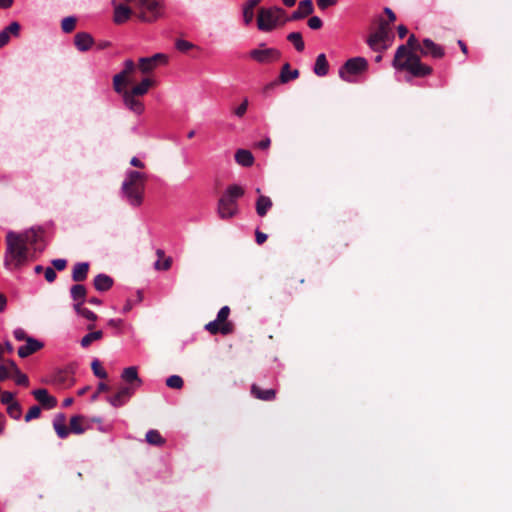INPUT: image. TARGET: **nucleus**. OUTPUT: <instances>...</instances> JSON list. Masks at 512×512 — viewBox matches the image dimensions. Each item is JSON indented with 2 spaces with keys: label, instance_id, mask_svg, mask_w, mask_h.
I'll use <instances>...</instances> for the list:
<instances>
[{
  "label": "nucleus",
  "instance_id": "nucleus-1",
  "mask_svg": "<svg viewBox=\"0 0 512 512\" xmlns=\"http://www.w3.org/2000/svg\"><path fill=\"white\" fill-rule=\"evenodd\" d=\"M114 21L125 23L132 15L144 23H155L166 17L164 0H113Z\"/></svg>",
  "mask_w": 512,
  "mask_h": 512
},
{
  "label": "nucleus",
  "instance_id": "nucleus-2",
  "mask_svg": "<svg viewBox=\"0 0 512 512\" xmlns=\"http://www.w3.org/2000/svg\"><path fill=\"white\" fill-rule=\"evenodd\" d=\"M422 43L414 34H411L405 45H400L393 59V67L397 70L407 71L414 77H426L433 71L432 67L421 62L420 51Z\"/></svg>",
  "mask_w": 512,
  "mask_h": 512
},
{
  "label": "nucleus",
  "instance_id": "nucleus-3",
  "mask_svg": "<svg viewBox=\"0 0 512 512\" xmlns=\"http://www.w3.org/2000/svg\"><path fill=\"white\" fill-rule=\"evenodd\" d=\"M3 264L9 271H17L34 260V252L22 243L18 232L9 231L5 237Z\"/></svg>",
  "mask_w": 512,
  "mask_h": 512
},
{
  "label": "nucleus",
  "instance_id": "nucleus-4",
  "mask_svg": "<svg viewBox=\"0 0 512 512\" xmlns=\"http://www.w3.org/2000/svg\"><path fill=\"white\" fill-rule=\"evenodd\" d=\"M147 176L139 171L130 170L122 183V192L130 205L140 206L143 202Z\"/></svg>",
  "mask_w": 512,
  "mask_h": 512
},
{
  "label": "nucleus",
  "instance_id": "nucleus-5",
  "mask_svg": "<svg viewBox=\"0 0 512 512\" xmlns=\"http://www.w3.org/2000/svg\"><path fill=\"white\" fill-rule=\"evenodd\" d=\"M84 417L82 415H75L71 417L69 427L66 425V417L64 414H58L53 420V427L57 436L61 439L68 437L70 433L83 434L85 428L83 427Z\"/></svg>",
  "mask_w": 512,
  "mask_h": 512
},
{
  "label": "nucleus",
  "instance_id": "nucleus-6",
  "mask_svg": "<svg viewBox=\"0 0 512 512\" xmlns=\"http://www.w3.org/2000/svg\"><path fill=\"white\" fill-rule=\"evenodd\" d=\"M285 10L281 7L260 8L257 18V26L261 31H271L278 24H284Z\"/></svg>",
  "mask_w": 512,
  "mask_h": 512
},
{
  "label": "nucleus",
  "instance_id": "nucleus-7",
  "mask_svg": "<svg viewBox=\"0 0 512 512\" xmlns=\"http://www.w3.org/2000/svg\"><path fill=\"white\" fill-rule=\"evenodd\" d=\"M367 70L368 61L364 57H353L340 67L339 77L347 83H354L355 77L362 75Z\"/></svg>",
  "mask_w": 512,
  "mask_h": 512
},
{
  "label": "nucleus",
  "instance_id": "nucleus-8",
  "mask_svg": "<svg viewBox=\"0 0 512 512\" xmlns=\"http://www.w3.org/2000/svg\"><path fill=\"white\" fill-rule=\"evenodd\" d=\"M135 71L136 65L134 61L131 59L126 60L123 70L113 77V88L116 93L123 92V88L134 81L132 75Z\"/></svg>",
  "mask_w": 512,
  "mask_h": 512
},
{
  "label": "nucleus",
  "instance_id": "nucleus-9",
  "mask_svg": "<svg viewBox=\"0 0 512 512\" xmlns=\"http://www.w3.org/2000/svg\"><path fill=\"white\" fill-rule=\"evenodd\" d=\"M75 369V364H69L63 369H58L53 375L52 382L61 388L71 387L75 383Z\"/></svg>",
  "mask_w": 512,
  "mask_h": 512
},
{
  "label": "nucleus",
  "instance_id": "nucleus-10",
  "mask_svg": "<svg viewBox=\"0 0 512 512\" xmlns=\"http://www.w3.org/2000/svg\"><path fill=\"white\" fill-rule=\"evenodd\" d=\"M249 56L260 64H268L278 61L281 57V52L275 48H259L251 50Z\"/></svg>",
  "mask_w": 512,
  "mask_h": 512
},
{
  "label": "nucleus",
  "instance_id": "nucleus-11",
  "mask_svg": "<svg viewBox=\"0 0 512 512\" xmlns=\"http://www.w3.org/2000/svg\"><path fill=\"white\" fill-rule=\"evenodd\" d=\"M217 213L223 220L234 217L238 213L237 202H232L229 197L221 196L218 200Z\"/></svg>",
  "mask_w": 512,
  "mask_h": 512
},
{
  "label": "nucleus",
  "instance_id": "nucleus-12",
  "mask_svg": "<svg viewBox=\"0 0 512 512\" xmlns=\"http://www.w3.org/2000/svg\"><path fill=\"white\" fill-rule=\"evenodd\" d=\"M167 56L162 53H157L151 57H142L139 59V69L143 74H148L153 71L159 64L166 63Z\"/></svg>",
  "mask_w": 512,
  "mask_h": 512
},
{
  "label": "nucleus",
  "instance_id": "nucleus-13",
  "mask_svg": "<svg viewBox=\"0 0 512 512\" xmlns=\"http://www.w3.org/2000/svg\"><path fill=\"white\" fill-rule=\"evenodd\" d=\"M419 55L420 57L430 56L434 59H441L445 56V50L442 46L436 44L431 39L425 38L422 41V48Z\"/></svg>",
  "mask_w": 512,
  "mask_h": 512
},
{
  "label": "nucleus",
  "instance_id": "nucleus-14",
  "mask_svg": "<svg viewBox=\"0 0 512 512\" xmlns=\"http://www.w3.org/2000/svg\"><path fill=\"white\" fill-rule=\"evenodd\" d=\"M314 11V6L312 0H302L299 2L297 10L292 12L289 17L283 19V23L287 21H296L303 19L309 15H311Z\"/></svg>",
  "mask_w": 512,
  "mask_h": 512
},
{
  "label": "nucleus",
  "instance_id": "nucleus-15",
  "mask_svg": "<svg viewBox=\"0 0 512 512\" xmlns=\"http://www.w3.org/2000/svg\"><path fill=\"white\" fill-rule=\"evenodd\" d=\"M234 328L232 322H218V318L205 325V329L212 335H229L234 332Z\"/></svg>",
  "mask_w": 512,
  "mask_h": 512
},
{
  "label": "nucleus",
  "instance_id": "nucleus-16",
  "mask_svg": "<svg viewBox=\"0 0 512 512\" xmlns=\"http://www.w3.org/2000/svg\"><path fill=\"white\" fill-rule=\"evenodd\" d=\"M120 94L123 97L125 106L129 110H131L137 115H140L144 112V104L139 99H137L138 96L131 94V92H129L125 88H123V92H121Z\"/></svg>",
  "mask_w": 512,
  "mask_h": 512
},
{
  "label": "nucleus",
  "instance_id": "nucleus-17",
  "mask_svg": "<svg viewBox=\"0 0 512 512\" xmlns=\"http://www.w3.org/2000/svg\"><path fill=\"white\" fill-rule=\"evenodd\" d=\"M133 394V386L121 387L115 395L109 396L107 401L114 407H121Z\"/></svg>",
  "mask_w": 512,
  "mask_h": 512
},
{
  "label": "nucleus",
  "instance_id": "nucleus-18",
  "mask_svg": "<svg viewBox=\"0 0 512 512\" xmlns=\"http://www.w3.org/2000/svg\"><path fill=\"white\" fill-rule=\"evenodd\" d=\"M25 342H26L25 345H22L18 348V355L21 358H26V357L36 353L37 351L42 349L44 346V344L41 341H39L35 338H32V337L27 339V341H25Z\"/></svg>",
  "mask_w": 512,
  "mask_h": 512
},
{
  "label": "nucleus",
  "instance_id": "nucleus-19",
  "mask_svg": "<svg viewBox=\"0 0 512 512\" xmlns=\"http://www.w3.org/2000/svg\"><path fill=\"white\" fill-rule=\"evenodd\" d=\"M32 395L46 409H52L57 405V399L49 395L46 389L41 388L33 390Z\"/></svg>",
  "mask_w": 512,
  "mask_h": 512
},
{
  "label": "nucleus",
  "instance_id": "nucleus-20",
  "mask_svg": "<svg viewBox=\"0 0 512 512\" xmlns=\"http://www.w3.org/2000/svg\"><path fill=\"white\" fill-rule=\"evenodd\" d=\"M18 236H20L22 243L30 248V251L38 249V241L41 236L37 231L30 229L22 233H18Z\"/></svg>",
  "mask_w": 512,
  "mask_h": 512
},
{
  "label": "nucleus",
  "instance_id": "nucleus-21",
  "mask_svg": "<svg viewBox=\"0 0 512 512\" xmlns=\"http://www.w3.org/2000/svg\"><path fill=\"white\" fill-rule=\"evenodd\" d=\"M251 394L261 401H273L276 398L277 392L275 389H262L259 385L252 384Z\"/></svg>",
  "mask_w": 512,
  "mask_h": 512
},
{
  "label": "nucleus",
  "instance_id": "nucleus-22",
  "mask_svg": "<svg viewBox=\"0 0 512 512\" xmlns=\"http://www.w3.org/2000/svg\"><path fill=\"white\" fill-rule=\"evenodd\" d=\"M121 378L129 384L128 386H133L134 390L142 383L135 366L125 368L121 374Z\"/></svg>",
  "mask_w": 512,
  "mask_h": 512
},
{
  "label": "nucleus",
  "instance_id": "nucleus-23",
  "mask_svg": "<svg viewBox=\"0 0 512 512\" xmlns=\"http://www.w3.org/2000/svg\"><path fill=\"white\" fill-rule=\"evenodd\" d=\"M6 363L8 364L9 367L10 376L14 377L16 384L28 386V377L20 371L15 361L8 359L6 360Z\"/></svg>",
  "mask_w": 512,
  "mask_h": 512
},
{
  "label": "nucleus",
  "instance_id": "nucleus-24",
  "mask_svg": "<svg viewBox=\"0 0 512 512\" xmlns=\"http://www.w3.org/2000/svg\"><path fill=\"white\" fill-rule=\"evenodd\" d=\"M74 44L79 51H87L93 44V38L89 33L79 32L74 37Z\"/></svg>",
  "mask_w": 512,
  "mask_h": 512
},
{
  "label": "nucleus",
  "instance_id": "nucleus-25",
  "mask_svg": "<svg viewBox=\"0 0 512 512\" xmlns=\"http://www.w3.org/2000/svg\"><path fill=\"white\" fill-rule=\"evenodd\" d=\"M89 267L90 265L88 262L76 263L72 270V280L77 283L86 280Z\"/></svg>",
  "mask_w": 512,
  "mask_h": 512
},
{
  "label": "nucleus",
  "instance_id": "nucleus-26",
  "mask_svg": "<svg viewBox=\"0 0 512 512\" xmlns=\"http://www.w3.org/2000/svg\"><path fill=\"white\" fill-rule=\"evenodd\" d=\"M113 283V279L106 274H98L93 281L95 289L100 292H105L111 289Z\"/></svg>",
  "mask_w": 512,
  "mask_h": 512
},
{
  "label": "nucleus",
  "instance_id": "nucleus-27",
  "mask_svg": "<svg viewBox=\"0 0 512 512\" xmlns=\"http://www.w3.org/2000/svg\"><path fill=\"white\" fill-rule=\"evenodd\" d=\"M300 72L297 69L291 70L290 64L285 63L279 74V82L282 84H286L291 80H295L299 77Z\"/></svg>",
  "mask_w": 512,
  "mask_h": 512
},
{
  "label": "nucleus",
  "instance_id": "nucleus-28",
  "mask_svg": "<svg viewBox=\"0 0 512 512\" xmlns=\"http://www.w3.org/2000/svg\"><path fill=\"white\" fill-rule=\"evenodd\" d=\"M235 161L243 167H250L254 163V156L249 150L238 149L235 153Z\"/></svg>",
  "mask_w": 512,
  "mask_h": 512
},
{
  "label": "nucleus",
  "instance_id": "nucleus-29",
  "mask_svg": "<svg viewBox=\"0 0 512 512\" xmlns=\"http://www.w3.org/2000/svg\"><path fill=\"white\" fill-rule=\"evenodd\" d=\"M313 71L317 76L320 77L326 76L328 74L329 63L325 54L322 53L317 56Z\"/></svg>",
  "mask_w": 512,
  "mask_h": 512
},
{
  "label": "nucleus",
  "instance_id": "nucleus-30",
  "mask_svg": "<svg viewBox=\"0 0 512 512\" xmlns=\"http://www.w3.org/2000/svg\"><path fill=\"white\" fill-rule=\"evenodd\" d=\"M262 0H248L243 7V20L246 25H249L254 18V8Z\"/></svg>",
  "mask_w": 512,
  "mask_h": 512
},
{
  "label": "nucleus",
  "instance_id": "nucleus-31",
  "mask_svg": "<svg viewBox=\"0 0 512 512\" xmlns=\"http://www.w3.org/2000/svg\"><path fill=\"white\" fill-rule=\"evenodd\" d=\"M272 205V200L268 196L260 195L256 201V212L258 216L264 217Z\"/></svg>",
  "mask_w": 512,
  "mask_h": 512
},
{
  "label": "nucleus",
  "instance_id": "nucleus-32",
  "mask_svg": "<svg viewBox=\"0 0 512 512\" xmlns=\"http://www.w3.org/2000/svg\"><path fill=\"white\" fill-rule=\"evenodd\" d=\"M70 295L75 303L81 302L83 304L87 295L86 287L79 283L75 284L70 288Z\"/></svg>",
  "mask_w": 512,
  "mask_h": 512
},
{
  "label": "nucleus",
  "instance_id": "nucleus-33",
  "mask_svg": "<svg viewBox=\"0 0 512 512\" xmlns=\"http://www.w3.org/2000/svg\"><path fill=\"white\" fill-rule=\"evenodd\" d=\"M152 86H154V81L150 78H144L139 84H137L131 90L128 91L136 96H143L148 92L149 88Z\"/></svg>",
  "mask_w": 512,
  "mask_h": 512
},
{
  "label": "nucleus",
  "instance_id": "nucleus-34",
  "mask_svg": "<svg viewBox=\"0 0 512 512\" xmlns=\"http://www.w3.org/2000/svg\"><path fill=\"white\" fill-rule=\"evenodd\" d=\"M244 193L245 191L241 186L232 184L227 187L225 193L222 196L229 197L232 202H237V199L241 198Z\"/></svg>",
  "mask_w": 512,
  "mask_h": 512
},
{
  "label": "nucleus",
  "instance_id": "nucleus-35",
  "mask_svg": "<svg viewBox=\"0 0 512 512\" xmlns=\"http://www.w3.org/2000/svg\"><path fill=\"white\" fill-rule=\"evenodd\" d=\"M384 42L386 41L383 38H380L374 32L370 34V36L367 39V44L369 45V47L376 52L386 49V46L382 45V43Z\"/></svg>",
  "mask_w": 512,
  "mask_h": 512
},
{
  "label": "nucleus",
  "instance_id": "nucleus-36",
  "mask_svg": "<svg viewBox=\"0 0 512 512\" xmlns=\"http://www.w3.org/2000/svg\"><path fill=\"white\" fill-rule=\"evenodd\" d=\"M73 308L77 314L81 315L82 317L86 318L89 321L95 322L98 319L97 315L91 310L83 307V304H81V302L74 303Z\"/></svg>",
  "mask_w": 512,
  "mask_h": 512
},
{
  "label": "nucleus",
  "instance_id": "nucleus-37",
  "mask_svg": "<svg viewBox=\"0 0 512 512\" xmlns=\"http://www.w3.org/2000/svg\"><path fill=\"white\" fill-rule=\"evenodd\" d=\"M103 338V332L101 330L92 331L86 334L80 341V344L83 348L89 347L92 342L100 340Z\"/></svg>",
  "mask_w": 512,
  "mask_h": 512
},
{
  "label": "nucleus",
  "instance_id": "nucleus-38",
  "mask_svg": "<svg viewBox=\"0 0 512 512\" xmlns=\"http://www.w3.org/2000/svg\"><path fill=\"white\" fill-rule=\"evenodd\" d=\"M374 33H376L380 38H383L385 41H388L390 39L389 22H387L383 18H380L378 28Z\"/></svg>",
  "mask_w": 512,
  "mask_h": 512
},
{
  "label": "nucleus",
  "instance_id": "nucleus-39",
  "mask_svg": "<svg viewBox=\"0 0 512 512\" xmlns=\"http://www.w3.org/2000/svg\"><path fill=\"white\" fill-rule=\"evenodd\" d=\"M146 441L154 446H162L165 443V439L157 430H149L146 433Z\"/></svg>",
  "mask_w": 512,
  "mask_h": 512
},
{
  "label": "nucleus",
  "instance_id": "nucleus-40",
  "mask_svg": "<svg viewBox=\"0 0 512 512\" xmlns=\"http://www.w3.org/2000/svg\"><path fill=\"white\" fill-rule=\"evenodd\" d=\"M287 40L294 45L295 49L298 52H301L304 50L305 44H304V41L302 38V34L300 32H292V33L288 34Z\"/></svg>",
  "mask_w": 512,
  "mask_h": 512
},
{
  "label": "nucleus",
  "instance_id": "nucleus-41",
  "mask_svg": "<svg viewBox=\"0 0 512 512\" xmlns=\"http://www.w3.org/2000/svg\"><path fill=\"white\" fill-rule=\"evenodd\" d=\"M77 19L73 16L65 17L61 21V29L64 33H71L76 27Z\"/></svg>",
  "mask_w": 512,
  "mask_h": 512
},
{
  "label": "nucleus",
  "instance_id": "nucleus-42",
  "mask_svg": "<svg viewBox=\"0 0 512 512\" xmlns=\"http://www.w3.org/2000/svg\"><path fill=\"white\" fill-rule=\"evenodd\" d=\"M7 414L14 420H19L22 416V408L19 402L11 403L7 407Z\"/></svg>",
  "mask_w": 512,
  "mask_h": 512
},
{
  "label": "nucleus",
  "instance_id": "nucleus-43",
  "mask_svg": "<svg viewBox=\"0 0 512 512\" xmlns=\"http://www.w3.org/2000/svg\"><path fill=\"white\" fill-rule=\"evenodd\" d=\"M91 369L94 375L101 379H106L108 377L107 372L103 369L100 361L98 359H94L91 363Z\"/></svg>",
  "mask_w": 512,
  "mask_h": 512
},
{
  "label": "nucleus",
  "instance_id": "nucleus-44",
  "mask_svg": "<svg viewBox=\"0 0 512 512\" xmlns=\"http://www.w3.org/2000/svg\"><path fill=\"white\" fill-rule=\"evenodd\" d=\"M183 384V379L178 375H172L166 379V385L172 389H181Z\"/></svg>",
  "mask_w": 512,
  "mask_h": 512
},
{
  "label": "nucleus",
  "instance_id": "nucleus-45",
  "mask_svg": "<svg viewBox=\"0 0 512 512\" xmlns=\"http://www.w3.org/2000/svg\"><path fill=\"white\" fill-rule=\"evenodd\" d=\"M41 415V407L38 406V405H34L32 406L28 412L26 413L25 417H24V420L26 422H30L32 421L33 419H37L39 418Z\"/></svg>",
  "mask_w": 512,
  "mask_h": 512
},
{
  "label": "nucleus",
  "instance_id": "nucleus-46",
  "mask_svg": "<svg viewBox=\"0 0 512 512\" xmlns=\"http://www.w3.org/2000/svg\"><path fill=\"white\" fill-rule=\"evenodd\" d=\"M171 265H172V258L166 257V258H164L163 262H161L160 260H157L154 264V267L156 270L167 271L171 268Z\"/></svg>",
  "mask_w": 512,
  "mask_h": 512
},
{
  "label": "nucleus",
  "instance_id": "nucleus-47",
  "mask_svg": "<svg viewBox=\"0 0 512 512\" xmlns=\"http://www.w3.org/2000/svg\"><path fill=\"white\" fill-rule=\"evenodd\" d=\"M0 395H1V402L5 405H7V407L11 404V403H15L16 401L14 400V393L12 392H9V391H3V392H0Z\"/></svg>",
  "mask_w": 512,
  "mask_h": 512
},
{
  "label": "nucleus",
  "instance_id": "nucleus-48",
  "mask_svg": "<svg viewBox=\"0 0 512 512\" xmlns=\"http://www.w3.org/2000/svg\"><path fill=\"white\" fill-rule=\"evenodd\" d=\"M194 45L191 42H188L186 40L178 39L176 41V48L181 52H187L188 50L192 49Z\"/></svg>",
  "mask_w": 512,
  "mask_h": 512
},
{
  "label": "nucleus",
  "instance_id": "nucleus-49",
  "mask_svg": "<svg viewBox=\"0 0 512 512\" xmlns=\"http://www.w3.org/2000/svg\"><path fill=\"white\" fill-rule=\"evenodd\" d=\"M21 26L18 22L14 21L10 23L4 30L8 31V35L18 36L20 32Z\"/></svg>",
  "mask_w": 512,
  "mask_h": 512
},
{
  "label": "nucleus",
  "instance_id": "nucleus-50",
  "mask_svg": "<svg viewBox=\"0 0 512 512\" xmlns=\"http://www.w3.org/2000/svg\"><path fill=\"white\" fill-rule=\"evenodd\" d=\"M229 315L230 308L228 306H223L217 314L218 322H230L228 320Z\"/></svg>",
  "mask_w": 512,
  "mask_h": 512
},
{
  "label": "nucleus",
  "instance_id": "nucleus-51",
  "mask_svg": "<svg viewBox=\"0 0 512 512\" xmlns=\"http://www.w3.org/2000/svg\"><path fill=\"white\" fill-rule=\"evenodd\" d=\"M323 22L322 20L317 16H312L308 20V26L313 30H318L322 27Z\"/></svg>",
  "mask_w": 512,
  "mask_h": 512
},
{
  "label": "nucleus",
  "instance_id": "nucleus-52",
  "mask_svg": "<svg viewBox=\"0 0 512 512\" xmlns=\"http://www.w3.org/2000/svg\"><path fill=\"white\" fill-rule=\"evenodd\" d=\"M248 104V99H244V101L234 110V114L237 117H243L247 112Z\"/></svg>",
  "mask_w": 512,
  "mask_h": 512
},
{
  "label": "nucleus",
  "instance_id": "nucleus-53",
  "mask_svg": "<svg viewBox=\"0 0 512 512\" xmlns=\"http://www.w3.org/2000/svg\"><path fill=\"white\" fill-rule=\"evenodd\" d=\"M44 276H45V279L47 280V282H49V283L54 282L57 277L55 269L52 267L45 268Z\"/></svg>",
  "mask_w": 512,
  "mask_h": 512
},
{
  "label": "nucleus",
  "instance_id": "nucleus-54",
  "mask_svg": "<svg viewBox=\"0 0 512 512\" xmlns=\"http://www.w3.org/2000/svg\"><path fill=\"white\" fill-rule=\"evenodd\" d=\"M13 335L18 341H27V339L30 338V336H28L26 332L21 328L14 330Z\"/></svg>",
  "mask_w": 512,
  "mask_h": 512
},
{
  "label": "nucleus",
  "instance_id": "nucleus-55",
  "mask_svg": "<svg viewBox=\"0 0 512 512\" xmlns=\"http://www.w3.org/2000/svg\"><path fill=\"white\" fill-rule=\"evenodd\" d=\"M52 265L55 270L62 271L67 266V261L65 259H54L52 260Z\"/></svg>",
  "mask_w": 512,
  "mask_h": 512
},
{
  "label": "nucleus",
  "instance_id": "nucleus-56",
  "mask_svg": "<svg viewBox=\"0 0 512 512\" xmlns=\"http://www.w3.org/2000/svg\"><path fill=\"white\" fill-rule=\"evenodd\" d=\"M10 377L8 364L0 365V381H4Z\"/></svg>",
  "mask_w": 512,
  "mask_h": 512
},
{
  "label": "nucleus",
  "instance_id": "nucleus-57",
  "mask_svg": "<svg viewBox=\"0 0 512 512\" xmlns=\"http://www.w3.org/2000/svg\"><path fill=\"white\" fill-rule=\"evenodd\" d=\"M336 4V0H317V5L320 9L325 10L330 6Z\"/></svg>",
  "mask_w": 512,
  "mask_h": 512
},
{
  "label": "nucleus",
  "instance_id": "nucleus-58",
  "mask_svg": "<svg viewBox=\"0 0 512 512\" xmlns=\"http://www.w3.org/2000/svg\"><path fill=\"white\" fill-rule=\"evenodd\" d=\"M10 40V36L8 35V31L4 29L0 32V48L4 47L8 44Z\"/></svg>",
  "mask_w": 512,
  "mask_h": 512
},
{
  "label": "nucleus",
  "instance_id": "nucleus-59",
  "mask_svg": "<svg viewBox=\"0 0 512 512\" xmlns=\"http://www.w3.org/2000/svg\"><path fill=\"white\" fill-rule=\"evenodd\" d=\"M255 236H256V242L259 245L263 244L267 240V235L259 230H256Z\"/></svg>",
  "mask_w": 512,
  "mask_h": 512
},
{
  "label": "nucleus",
  "instance_id": "nucleus-60",
  "mask_svg": "<svg viewBox=\"0 0 512 512\" xmlns=\"http://www.w3.org/2000/svg\"><path fill=\"white\" fill-rule=\"evenodd\" d=\"M130 164L137 168H141V169L145 168V164L137 157H132L130 160Z\"/></svg>",
  "mask_w": 512,
  "mask_h": 512
},
{
  "label": "nucleus",
  "instance_id": "nucleus-61",
  "mask_svg": "<svg viewBox=\"0 0 512 512\" xmlns=\"http://www.w3.org/2000/svg\"><path fill=\"white\" fill-rule=\"evenodd\" d=\"M270 144H271L270 138H265L257 144V147L264 150V149H268Z\"/></svg>",
  "mask_w": 512,
  "mask_h": 512
},
{
  "label": "nucleus",
  "instance_id": "nucleus-62",
  "mask_svg": "<svg viewBox=\"0 0 512 512\" xmlns=\"http://www.w3.org/2000/svg\"><path fill=\"white\" fill-rule=\"evenodd\" d=\"M384 12L388 16L389 23H393L396 20V15L390 8L386 7L384 9Z\"/></svg>",
  "mask_w": 512,
  "mask_h": 512
},
{
  "label": "nucleus",
  "instance_id": "nucleus-63",
  "mask_svg": "<svg viewBox=\"0 0 512 512\" xmlns=\"http://www.w3.org/2000/svg\"><path fill=\"white\" fill-rule=\"evenodd\" d=\"M397 32H398V36L402 39L407 35L408 29L404 25H399L397 28Z\"/></svg>",
  "mask_w": 512,
  "mask_h": 512
},
{
  "label": "nucleus",
  "instance_id": "nucleus-64",
  "mask_svg": "<svg viewBox=\"0 0 512 512\" xmlns=\"http://www.w3.org/2000/svg\"><path fill=\"white\" fill-rule=\"evenodd\" d=\"M7 305V298L6 296L0 292V312H3Z\"/></svg>",
  "mask_w": 512,
  "mask_h": 512
}]
</instances>
